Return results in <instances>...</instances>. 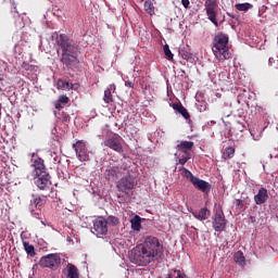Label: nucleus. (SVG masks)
Listing matches in <instances>:
<instances>
[{
    "mask_svg": "<svg viewBox=\"0 0 278 278\" xmlns=\"http://www.w3.org/2000/svg\"><path fill=\"white\" fill-rule=\"evenodd\" d=\"M233 260H235L236 264H238L242 268H243V266L247 265V260L244 258V253H242V251L236 252L233 255Z\"/></svg>",
    "mask_w": 278,
    "mask_h": 278,
    "instance_id": "24",
    "label": "nucleus"
},
{
    "mask_svg": "<svg viewBox=\"0 0 278 278\" xmlns=\"http://www.w3.org/2000/svg\"><path fill=\"white\" fill-rule=\"evenodd\" d=\"M226 227L227 219H225V213L223 212V208H217L213 219V228L215 229V231H218L220 233L225 231Z\"/></svg>",
    "mask_w": 278,
    "mask_h": 278,
    "instance_id": "9",
    "label": "nucleus"
},
{
    "mask_svg": "<svg viewBox=\"0 0 278 278\" xmlns=\"http://www.w3.org/2000/svg\"><path fill=\"white\" fill-rule=\"evenodd\" d=\"M68 101H71V99H68L64 94L59 97V103H63L64 105H66L68 103Z\"/></svg>",
    "mask_w": 278,
    "mask_h": 278,
    "instance_id": "36",
    "label": "nucleus"
},
{
    "mask_svg": "<svg viewBox=\"0 0 278 278\" xmlns=\"http://www.w3.org/2000/svg\"><path fill=\"white\" fill-rule=\"evenodd\" d=\"M191 184L197 190H200V192H204L205 194L210 193L212 190V185L210 182L198 177L193 178Z\"/></svg>",
    "mask_w": 278,
    "mask_h": 278,
    "instance_id": "14",
    "label": "nucleus"
},
{
    "mask_svg": "<svg viewBox=\"0 0 278 278\" xmlns=\"http://www.w3.org/2000/svg\"><path fill=\"white\" fill-rule=\"evenodd\" d=\"M122 140L123 138H121L118 135L112 136L104 141V147L116 151V153H123V143H121Z\"/></svg>",
    "mask_w": 278,
    "mask_h": 278,
    "instance_id": "10",
    "label": "nucleus"
},
{
    "mask_svg": "<svg viewBox=\"0 0 278 278\" xmlns=\"http://www.w3.org/2000/svg\"><path fill=\"white\" fill-rule=\"evenodd\" d=\"M269 62H273V58L269 59Z\"/></svg>",
    "mask_w": 278,
    "mask_h": 278,
    "instance_id": "43",
    "label": "nucleus"
},
{
    "mask_svg": "<svg viewBox=\"0 0 278 278\" xmlns=\"http://www.w3.org/2000/svg\"><path fill=\"white\" fill-rule=\"evenodd\" d=\"M204 10L208 21L218 27V0H205Z\"/></svg>",
    "mask_w": 278,
    "mask_h": 278,
    "instance_id": "6",
    "label": "nucleus"
},
{
    "mask_svg": "<svg viewBox=\"0 0 278 278\" xmlns=\"http://www.w3.org/2000/svg\"><path fill=\"white\" fill-rule=\"evenodd\" d=\"M34 177V184L37 186L38 190H42L43 192H49L53 194V184L51 182V175L47 174H39Z\"/></svg>",
    "mask_w": 278,
    "mask_h": 278,
    "instance_id": "5",
    "label": "nucleus"
},
{
    "mask_svg": "<svg viewBox=\"0 0 278 278\" xmlns=\"http://www.w3.org/2000/svg\"><path fill=\"white\" fill-rule=\"evenodd\" d=\"M93 233H96L98 238L105 236L108 233V222L103 218L97 219L93 223Z\"/></svg>",
    "mask_w": 278,
    "mask_h": 278,
    "instance_id": "13",
    "label": "nucleus"
},
{
    "mask_svg": "<svg viewBox=\"0 0 278 278\" xmlns=\"http://www.w3.org/2000/svg\"><path fill=\"white\" fill-rule=\"evenodd\" d=\"M210 210L207 208H201L200 212H193L192 216L197 218L198 220H207L210 218Z\"/></svg>",
    "mask_w": 278,
    "mask_h": 278,
    "instance_id": "21",
    "label": "nucleus"
},
{
    "mask_svg": "<svg viewBox=\"0 0 278 278\" xmlns=\"http://www.w3.org/2000/svg\"><path fill=\"white\" fill-rule=\"evenodd\" d=\"M237 205L242 207V205H244V202L242 200H237Z\"/></svg>",
    "mask_w": 278,
    "mask_h": 278,
    "instance_id": "41",
    "label": "nucleus"
},
{
    "mask_svg": "<svg viewBox=\"0 0 278 278\" xmlns=\"http://www.w3.org/2000/svg\"><path fill=\"white\" fill-rule=\"evenodd\" d=\"M131 229L134 231H140L142 229V218H140L139 215H136L131 220H130Z\"/></svg>",
    "mask_w": 278,
    "mask_h": 278,
    "instance_id": "23",
    "label": "nucleus"
},
{
    "mask_svg": "<svg viewBox=\"0 0 278 278\" xmlns=\"http://www.w3.org/2000/svg\"><path fill=\"white\" fill-rule=\"evenodd\" d=\"M235 154L236 149H233L232 147H227L224 151L223 157L224 160H231V157H233Z\"/></svg>",
    "mask_w": 278,
    "mask_h": 278,
    "instance_id": "29",
    "label": "nucleus"
},
{
    "mask_svg": "<svg viewBox=\"0 0 278 278\" xmlns=\"http://www.w3.org/2000/svg\"><path fill=\"white\" fill-rule=\"evenodd\" d=\"M62 264V257L58 253H51L43 255L39 260V266L41 268H50V270H58Z\"/></svg>",
    "mask_w": 278,
    "mask_h": 278,
    "instance_id": "3",
    "label": "nucleus"
},
{
    "mask_svg": "<svg viewBox=\"0 0 278 278\" xmlns=\"http://www.w3.org/2000/svg\"><path fill=\"white\" fill-rule=\"evenodd\" d=\"M56 118L59 121H62V123H71V115H68L66 112H54Z\"/></svg>",
    "mask_w": 278,
    "mask_h": 278,
    "instance_id": "28",
    "label": "nucleus"
},
{
    "mask_svg": "<svg viewBox=\"0 0 278 278\" xmlns=\"http://www.w3.org/2000/svg\"><path fill=\"white\" fill-rule=\"evenodd\" d=\"M14 12H15V14H18V11L16 10V7H14Z\"/></svg>",
    "mask_w": 278,
    "mask_h": 278,
    "instance_id": "42",
    "label": "nucleus"
},
{
    "mask_svg": "<svg viewBox=\"0 0 278 278\" xmlns=\"http://www.w3.org/2000/svg\"><path fill=\"white\" fill-rule=\"evenodd\" d=\"M182 177H186V179H189V181L192 184L193 179L197 178V176L192 175L190 173V170H188L187 168H182V173H181Z\"/></svg>",
    "mask_w": 278,
    "mask_h": 278,
    "instance_id": "31",
    "label": "nucleus"
},
{
    "mask_svg": "<svg viewBox=\"0 0 278 278\" xmlns=\"http://www.w3.org/2000/svg\"><path fill=\"white\" fill-rule=\"evenodd\" d=\"M24 251H26L27 255L30 257H36V248L33 244H29L28 241L23 240Z\"/></svg>",
    "mask_w": 278,
    "mask_h": 278,
    "instance_id": "26",
    "label": "nucleus"
},
{
    "mask_svg": "<svg viewBox=\"0 0 278 278\" xmlns=\"http://www.w3.org/2000/svg\"><path fill=\"white\" fill-rule=\"evenodd\" d=\"M212 51L220 62L224 60H229L231 55L229 54V35L224 33H218L213 39Z\"/></svg>",
    "mask_w": 278,
    "mask_h": 278,
    "instance_id": "2",
    "label": "nucleus"
},
{
    "mask_svg": "<svg viewBox=\"0 0 278 278\" xmlns=\"http://www.w3.org/2000/svg\"><path fill=\"white\" fill-rule=\"evenodd\" d=\"M268 201V190L266 188H261L256 195H254V202L256 205H263Z\"/></svg>",
    "mask_w": 278,
    "mask_h": 278,
    "instance_id": "15",
    "label": "nucleus"
},
{
    "mask_svg": "<svg viewBox=\"0 0 278 278\" xmlns=\"http://www.w3.org/2000/svg\"><path fill=\"white\" fill-rule=\"evenodd\" d=\"M116 90V85H110L105 91L103 101L104 103H114V97L112 96V91L114 92Z\"/></svg>",
    "mask_w": 278,
    "mask_h": 278,
    "instance_id": "19",
    "label": "nucleus"
},
{
    "mask_svg": "<svg viewBox=\"0 0 278 278\" xmlns=\"http://www.w3.org/2000/svg\"><path fill=\"white\" fill-rule=\"evenodd\" d=\"M31 216H35V218H39L42 214V211L40 208H30Z\"/></svg>",
    "mask_w": 278,
    "mask_h": 278,
    "instance_id": "35",
    "label": "nucleus"
},
{
    "mask_svg": "<svg viewBox=\"0 0 278 278\" xmlns=\"http://www.w3.org/2000/svg\"><path fill=\"white\" fill-rule=\"evenodd\" d=\"M162 255H164V245L160 243V239L147 237L143 243L132 250L130 261L136 266H149L152 262L162 260Z\"/></svg>",
    "mask_w": 278,
    "mask_h": 278,
    "instance_id": "1",
    "label": "nucleus"
},
{
    "mask_svg": "<svg viewBox=\"0 0 278 278\" xmlns=\"http://www.w3.org/2000/svg\"><path fill=\"white\" fill-rule=\"evenodd\" d=\"M72 148L74 149L76 157L79 160V162H90V151H88L86 141L77 140L75 143H73Z\"/></svg>",
    "mask_w": 278,
    "mask_h": 278,
    "instance_id": "7",
    "label": "nucleus"
},
{
    "mask_svg": "<svg viewBox=\"0 0 278 278\" xmlns=\"http://www.w3.org/2000/svg\"><path fill=\"white\" fill-rule=\"evenodd\" d=\"M30 166L33 168V177L49 173L47 172V165H45V160H42V157L33 159V163Z\"/></svg>",
    "mask_w": 278,
    "mask_h": 278,
    "instance_id": "11",
    "label": "nucleus"
},
{
    "mask_svg": "<svg viewBox=\"0 0 278 278\" xmlns=\"http://www.w3.org/2000/svg\"><path fill=\"white\" fill-rule=\"evenodd\" d=\"M172 108H173V110H175V112H178V114H181V116H184V118H185L186 121H189V118H190V113H188V109H187L184 104H181V102H179V103H174V104L172 105Z\"/></svg>",
    "mask_w": 278,
    "mask_h": 278,
    "instance_id": "18",
    "label": "nucleus"
},
{
    "mask_svg": "<svg viewBox=\"0 0 278 278\" xmlns=\"http://www.w3.org/2000/svg\"><path fill=\"white\" fill-rule=\"evenodd\" d=\"M235 8L239 12H247L248 10H251V8H253V5H251V3H238L235 5Z\"/></svg>",
    "mask_w": 278,
    "mask_h": 278,
    "instance_id": "30",
    "label": "nucleus"
},
{
    "mask_svg": "<svg viewBox=\"0 0 278 278\" xmlns=\"http://www.w3.org/2000/svg\"><path fill=\"white\" fill-rule=\"evenodd\" d=\"M180 55H181L182 60H190L192 58V54H190V52H186V51H181Z\"/></svg>",
    "mask_w": 278,
    "mask_h": 278,
    "instance_id": "37",
    "label": "nucleus"
},
{
    "mask_svg": "<svg viewBox=\"0 0 278 278\" xmlns=\"http://www.w3.org/2000/svg\"><path fill=\"white\" fill-rule=\"evenodd\" d=\"M123 170V167L113 166L106 169V177L108 179H114V177L118 178L121 177V173Z\"/></svg>",
    "mask_w": 278,
    "mask_h": 278,
    "instance_id": "20",
    "label": "nucleus"
},
{
    "mask_svg": "<svg viewBox=\"0 0 278 278\" xmlns=\"http://www.w3.org/2000/svg\"><path fill=\"white\" fill-rule=\"evenodd\" d=\"M181 3L184 5V8H186V10H188V8H190V0H181Z\"/></svg>",
    "mask_w": 278,
    "mask_h": 278,
    "instance_id": "39",
    "label": "nucleus"
},
{
    "mask_svg": "<svg viewBox=\"0 0 278 278\" xmlns=\"http://www.w3.org/2000/svg\"><path fill=\"white\" fill-rule=\"evenodd\" d=\"M54 108H55V110H59V112H60V110H62V108H64V106H62V102L58 101V102H55Z\"/></svg>",
    "mask_w": 278,
    "mask_h": 278,
    "instance_id": "40",
    "label": "nucleus"
},
{
    "mask_svg": "<svg viewBox=\"0 0 278 278\" xmlns=\"http://www.w3.org/2000/svg\"><path fill=\"white\" fill-rule=\"evenodd\" d=\"M144 11L150 16H153L155 14V5H153V1L147 0L143 4Z\"/></svg>",
    "mask_w": 278,
    "mask_h": 278,
    "instance_id": "27",
    "label": "nucleus"
},
{
    "mask_svg": "<svg viewBox=\"0 0 278 278\" xmlns=\"http://www.w3.org/2000/svg\"><path fill=\"white\" fill-rule=\"evenodd\" d=\"M58 45L61 48L62 53L75 54L79 51V46L68 36L61 34L58 39Z\"/></svg>",
    "mask_w": 278,
    "mask_h": 278,
    "instance_id": "4",
    "label": "nucleus"
},
{
    "mask_svg": "<svg viewBox=\"0 0 278 278\" xmlns=\"http://www.w3.org/2000/svg\"><path fill=\"white\" fill-rule=\"evenodd\" d=\"M136 186V178L131 176V174H128L124 177H122L116 185V188L118 192H123L124 194H129L134 190Z\"/></svg>",
    "mask_w": 278,
    "mask_h": 278,
    "instance_id": "8",
    "label": "nucleus"
},
{
    "mask_svg": "<svg viewBox=\"0 0 278 278\" xmlns=\"http://www.w3.org/2000/svg\"><path fill=\"white\" fill-rule=\"evenodd\" d=\"M176 149H177V151H180L181 153L190 154V151H192V149H194V142H192V141H180L176 146Z\"/></svg>",
    "mask_w": 278,
    "mask_h": 278,
    "instance_id": "17",
    "label": "nucleus"
},
{
    "mask_svg": "<svg viewBox=\"0 0 278 278\" xmlns=\"http://www.w3.org/2000/svg\"><path fill=\"white\" fill-rule=\"evenodd\" d=\"M61 62L64 68H75L79 64V59L77 58V53L75 54L62 53Z\"/></svg>",
    "mask_w": 278,
    "mask_h": 278,
    "instance_id": "12",
    "label": "nucleus"
},
{
    "mask_svg": "<svg viewBox=\"0 0 278 278\" xmlns=\"http://www.w3.org/2000/svg\"><path fill=\"white\" fill-rule=\"evenodd\" d=\"M125 86H126V88H134V86H136V84L134 83V80H126Z\"/></svg>",
    "mask_w": 278,
    "mask_h": 278,
    "instance_id": "38",
    "label": "nucleus"
},
{
    "mask_svg": "<svg viewBox=\"0 0 278 278\" xmlns=\"http://www.w3.org/2000/svg\"><path fill=\"white\" fill-rule=\"evenodd\" d=\"M56 88H58V90H73V88H75V85L73 83H68V81L60 78L56 81Z\"/></svg>",
    "mask_w": 278,
    "mask_h": 278,
    "instance_id": "22",
    "label": "nucleus"
},
{
    "mask_svg": "<svg viewBox=\"0 0 278 278\" xmlns=\"http://www.w3.org/2000/svg\"><path fill=\"white\" fill-rule=\"evenodd\" d=\"M191 155L190 154H185L178 160V164H181L184 166L188 160H190Z\"/></svg>",
    "mask_w": 278,
    "mask_h": 278,
    "instance_id": "34",
    "label": "nucleus"
},
{
    "mask_svg": "<svg viewBox=\"0 0 278 278\" xmlns=\"http://www.w3.org/2000/svg\"><path fill=\"white\" fill-rule=\"evenodd\" d=\"M163 49H164V53H165L167 60H173L174 55H173V52L170 51V48L168 47V45H165Z\"/></svg>",
    "mask_w": 278,
    "mask_h": 278,
    "instance_id": "33",
    "label": "nucleus"
},
{
    "mask_svg": "<svg viewBox=\"0 0 278 278\" xmlns=\"http://www.w3.org/2000/svg\"><path fill=\"white\" fill-rule=\"evenodd\" d=\"M67 278H79V269L73 264L67 265Z\"/></svg>",
    "mask_w": 278,
    "mask_h": 278,
    "instance_id": "25",
    "label": "nucleus"
},
{
    "mask_svg": "<svg viewBox=\"0 0 278 278\" xmlns=\"http://www.w3.org/2000/svg\"><path fill=\"white\" fill-rule=\"evenodd\" d=\"M106 225H112V227H116L118 225V217L116 216H109L105 220Z\"/></svg>",
    "mask_w": 278,
    "mask_h": 278,
    "instance_id": "32",
    "label": "nucleus"
},
{
    "mask_svg": "<svg viewBox=\"0 0 278 278\" xmlns=\"http://www.w3.org/2000/svg\"><path fill=\"white\" fill-rule=\"evenodd\" d=\"M53 198V195H51V193H49L48 195H40L35 198L31 203H30V210H33L34 207L39 208L43 207L47 203V198Z\"/></svg>",
    "mask_w": 278,
    "mask_h": 278,
    "instance_id": "16",
    "label": "nucleus"
}]
</instances>
